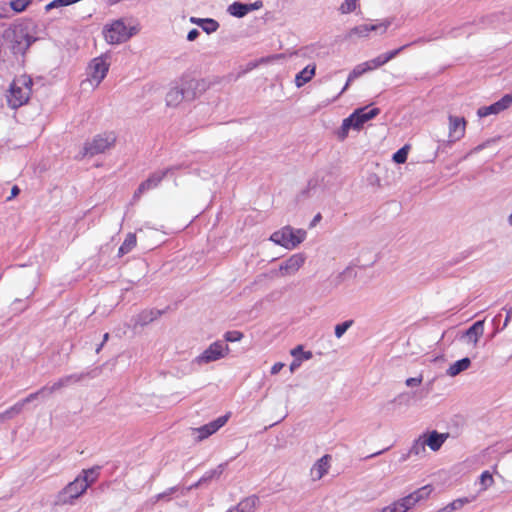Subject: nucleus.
Wrapping results in <instances>:
<instances>
[{
  "label": "nucleus",
  "instance_id": "2eb2a0df",
  "mask_svg": "<svg viewBox=\"0 0 512 512\" xmlns=\"http://www.w3.org/2000/svg\"><path fill=\"white\" fill-rule=\"evenodd\" d=\"M173 170L174 168H167L162 171L154 172L147 180L139 185L138 189L135 191L134 197H140V195L144 192L156 188L163 180V178Z\"/></svg>",
  "mask_w": 512,
  "mask_h": 512
},
{
  "label": "nucleus",
  "instance_id": "c756f323",
  "mask_svg": "<svg viewBox=\"0 0 512 512\" xmlns=\"http://www.w3.org/2000/svg\"><path fill=\"white\" fill-rule=\"evenodd\" d=\"M471 365V360L468 357H464L453 364H450V376H456L461 372L467 370Z\"/></svg>",
  "mask_w": 512,
  "mask_h": 512
},
{
  "label": "nucleus",
  "instance_id": "473e14b6",
  "mask_svg": "<svg viewBox=\"0 0 512 512\" xmlns=\"http://www.w3.org/2000/svg\"><path fill=\"white\" fill-rule=\"evenodd\" d=\"M426 42V39L424 38H419L411 43H408V44H405L397 49H394V50H391L389 52H386V53H383V56L386 60V63H388L390 60L394 59L396 56H398L402 51H404L406 48H408L409 46L411 45H415V44H419V43H424Z\"/></svg>",
  "mask_w": 512,
  "mask_h": 512
},
{
  "label": "nucleus",
  "instance_id": "f3484780",
  "mask_svg": "<svg viewBox=\"0 0 512 512\" xmlns=\"http://www.w3.org/2000/svg\"><path fill=\"white\" fill-rule=\"evenodd\" d=\"M422 434L427 447L433 452L438 451L448 437V434L438 433L436 430L427 431Z\"/></svg>",
  "mask_w": 512,
  "mask_h": 512
},
{
  "label": "nucleus",
  "instance_id": "c9c22d12",
  "mask_svg": "<svg viewBox=\"0 0 512 512\" xmlns=\"http://www.w3.org/2000/svg\"><path fill=\"white\" fill-rule=\"evenodd\" d=\"M160 315V311H143L138 315L136 323L144 326L152 322L153 320L157 319V317Z\"/></svg>",
  "mask_w": 512,
  "mask_h": 512
},
{
  "label": "nucleus",
  "instance_id": "49530a36",
  "mask_svg": "<svg viewBox=\"0 0 512 512\" xmlns=\"http://www.w3.org/2000/svg\"><path fill=\"white\" fill-rule=\"evenodd\" d=\"M79 0H53L52 2L48 3L46 6H45V9L46 11H49L53 8H58V7H62V6H68V5H71L73 3H76L78 2Z\"/></svg>",
  "mask_w": 512,
  "mask_h": 512
},
{
  "label": "nucleus",
  "instance_id": "5fc2aeb1",
  "mask_svg": "<svg viewBox=\"0 0 512 512\" xmlns=\"http://www.w3.org/2000/svg\"><path fill=\"white\" fill-rule=\"evenodd\" d=\"M302 362V359H299V357H294V360L290 364V371L294 372L297 370L301 366Z\"/></svg>",
  "mask_w": 512,
  "mask_h": 512
},
{
  "label": "nucleus",
  "instance_id": "423d86ee",
  "mask_svg": "<svg viewBox=\"0 0 512 512\" xmlns=\"http://www.w3.org/2000/svg\"><path fill=\"white\" fill-rule=\"evenodd\" d=\"M229 352L230 348L228 344L224 341L217 340L211 343L201 354L195 357L192 364L201 367L225 358Z\"/></svg>",
  "mask_w": 512,
  "mask_h": 512
},
{
  "label": "nucleus",
  "instance_id": "5701e85b",
  "mask_svg": "<svg viewBox=\"0 0 512 512\" xmlns=\"http://www.w3.org/2000/svg\"><path fill=\"white\" fill-rule=\"evenodd\" d=\"M426 443L425 439L423 437V434L419 435L418 438H416L408 451V454L406 457H403L405 460L407 457H418L423 458L426 456Z\"/></svg>",
  "mask_w": 512,
  "mask_h": 512
},
{
  "label": "nucleus",
  "instance_id": "e2e57ef3",
  "mask_svg": "<svg viewBox=\"0 0 512 512\" xmlns=\"http://www.w3.org/2000/svg\"><path fill=\"white\" fill-rule=\"evenodd\" d=\"M203 19H204V18L191 17V18H190V22H191V23H193V24H196L197 26H199V27H200V26L202 25V24H201V23H202L201 21H203Z\"/></svg>",
  "mask_w": 512,
  "mask_h": 512
},
{
  "label": "nucleus",
  "instance_id": "20e7f679",
  "mask_svg": "<svg viewBox=\"0 0 512 512\" xmlns=\"http://www.w3.org/2000/svg\"><path fill=\"white\" fill-rule=\"evenodd\" d=\"M116 142V135L114 132H105L96 135L91 141H87L79 153L81 158L86 156L93 157L97 154L104 153L106 150L112 148Z\"/></svg>",
  "mask_w": 512,
  "mask_h": 512
},
{
  "label": "nucleus",
  "instance_id": "bf43d9fd",
  "mask_svg": "<svg viewBox=\"0 0 512 512\" xmlns=\"http://www.w3.org/2000/svg\"><path fill=\"white\" fill-rule=\"evenodd\" d=\"M260 7H262V2L261 1H256L254 3L247 4L248 13L250 11L259 9Z\"/></svg>",
  "mask_w": 512,
  "mask_h": 512
},
{
  "label": "nucleus",
  "instance_id": "69168bd1",
  "mask_svg": "<svg viewBox=\"0 0 512 512\" xmlns=\"http://www.w3.org/2000/svg\"><path fill=\"white\" fill-rule=\"evenodd\" d=\"M201 485H203V483H200V479H199L196 483H194V484H192L191 486H189V487L187 488V490H191V489H194V488H198V487H199V486H201Z\"/></svg>",
  "mask_w": 512,
  "mask_h": 512
},
{
  "label": "nucleus",
  "instance_id": "864d4df0",
  "mask_svg": "<svg viewBox=\"0 0 512 512\" xmlns=\"http://www.w3.org/2000/svg\"><path fill=\"white\" fill-rule=\"evenodd\" d=\"M393 402H398L399 404L408 405L409 395L407 393H401L393 399Z\"/></svg>",
  "mask_w": 512,
  "mask_h": 512
},
{
  "label": "nucleus",
  "instance_id": "412c9836",
  "mask_svg": "<svg viewBox=\"0 0 512 512\" xmlns=\"http://www.w3.org/2000/svg\"><path fill=\"white\" fill-rule=\"evenodd\" d=\"M82 377H83L82 375L71 374V375H67V376L60 378L59 380L54 382L51 386H48V389L46 390L47 395H51L54 392H56L64 387H67L71 384L79 382L82 379Z\"/></svg>",
  "mask_w": 512,
  "mask_h": 512
},
{
  "label": "nucleus",
  "instance_id": "774afa93",
  "mask_svg": "<svg viewBox=\"0 0 512 512\" xmlns=\"http://www.w3.org/2000/svg\"><path fill=\"white\" fill-rule=\"evenodd\" d=\"M321 219V215L320 214H317L314 219H313V222H312V225H314L316 222H318L319 220Z\"/></svg>",
  "mask_w": 512,
  "mask_h": 512
},
{
  "label": "nucleus",
  "instance_id": "4c0bfd02",
  "mask_svg": "<svg viewBox=\"0 0 512 512\" xmlns=\"http://www.w3.org/2000/svg\"><path fill=\"white\" fill-rule=\"evenodd\" d=\"M201 22L202 25L200 26V28L207 34L216 32L220 26L219 23L212 18H204L203 21Z\"/></svg>",
  "mask_w": 512,
  "mask_h": 512
},
{
  "label": "nucleus",
  "instance_id": "a878e982",
  "mask_svg": "<svg viewBox=\"0 0 512 512\" xmlns=\"http://www.w3.org/2000/svg\"><path fill=\"white\" fill-rule=\"evenodd\" d=\"M258 497L255 495L249 496L241 500L234 506L236 512H253L258 504Z\"/></svg>",
  "mask_w": 512,
  "mask_h": 512
},
{
  "label": "nucleus",
  "instance_id": "6e6552de",
  "mask_svg": "<svg viewBox=\"0 0 512 512\" xmlns=\"http://www.w3.org/2000/svg\"><path fill=\"white\" fill-rule=\"evenodd\" d=\"M110 67L109 55L104 54L94 58L88 66V81L97 87L106 77Z\"/></svg>",
  "mask_w": 512,
  "mask_h": 512
},
{
  "label": "nucleus",
  "instance_id": "cd10ccee",
  "mask_svg": "<svg viewBox=\"0 0 512 512\" xmlns=\"http://www.w3.org/2000/svg\"><path fill=\"white\" fill-rule=\"evenodd\" d=\"M466 420L462 415H454L450 420V438L458 437L464 430Z\"/></svg>",
  "mask_w": 512,
  "mask_h": 512
},
{
  "label": "nucleus",
  "instance_id": "bb28decb",
  "mask_svg": "<svg viewBox=\"0 0 512 512\" xmlns=\"http://www.w3.org/2000/svg\"><path fill=\"white\" fill-rule=\"evenodd\" d=\"M101 466H94L89 469H83L78 476L82 482L88 484V487L95 483L100 475Z\"/></svg>",
  "mask_w": 512,
  "mask_h": 512
},
{
  "label": "nucleus",
  "instance_id": "338daca9",
  "mask_svg": "<svg viewBox=\"0 0 512 512\" xmlns=\"http://www.w3.org/2000/svg\"><path fill=\"white\" fill-rule=\"evenodd\" d=\"M485 148V144H480L473 149V152H479Z\"/></svg>",
  "mask_w": 512,
  "mask_h": 512
},
{
  "label": "nucleus",
  "instance_id": "0e129e2a",
  "mask_svg": "<svg viewBox=\"0 0 512 512\" xmlns=\"http://www.w3.org/2000/svg\"><path fill=\"white\" fill-rule=\"evenodd\" d=\"M512 317V309H510L508 312H507V315H506V318H505V321H504V327L507 326L508 322L510 321Z\"/></svg>",
  "mask_w": 512,
  "mask_h": 512
},
{
  "label": "nucleus",
  "instance_id": "393cba45",
  "mask_svg": "<svg viewBox=\"0 0 512 512\" xmlns=\"http://www.w3.org/2000/svg\"><path fill=\"white\" fill-rule=\"evenodd\" d=\"M369 71H370V67L368 66V64L366 62L356 65L353 68V70L350 72V74L348 75L347 81H346L344 87L342 88L341 93H344L355 79H357L358 77L362 76L363 74H365L366 72H369Z\"/></svg>",
  "mask_w": 512,
  "mask_h": 512
},
{
  "label": "nucleus",
  "instance_id": "4d7b16f0",
  "mask_svg": "<svg viewBox=\"0 0 512 512\" xmlns=\"http://www.w3.org/2000/svg\"><path fill=\"white\" fill-rule=\"evenodd\" d=\"M283 367H284V364H283V363H281V362H277V363H275V364L272 366V368H271V374H272V375L278 374V373L281 371V369H282Z\"/></svg>",
  "mask_w": 512,
  "mask_h": 512
},
{
  "label": "nucleus",
  "instance_id": "8fccbe9b",
  "mask_svg": "<svg viewBox=\"0 0 512 512\" xmlns=\"http://www.w3.org/2000/svg\"><path fill=\"white\" fill-rule=\"evenodd\" d=\"M493 476L489 471H484L480 475V485L482 489H487L493 484Z\"/></svg>",
  "mask_w": 512,
  "mask_h": 512
},
{
  "label": "nucleus",
  "instance_id": "37998d69",
  "mask_svg": "<svg viewBox=\"0 0 512 512\" xmlns=\"http://www.w3.org/2000/svg\"><path fill=\"white\" fill-rule=\"evenodd\" d=\"M32 0H11L10 8L17 13L23 12Z\"/></svg>",
  "mask_w": 512,
  "mask_h": 512
},
{
  "label": "nucleus",
  "instance_id": "a19ab883",
  "mask_svg": "<svg viewBox=\"0 0 512 512\" xmlns=\"http://www.w3.org/2000/svg\"><path fill=\"white\" fill-rule=\"evenodd\" d=\"M291 355L293 357H299L302 361H306L312 358L313 354L311 351H304L301 345L296 346L291 350Z\"/></svg>",
  "mask_w": 512,
  "mask_h": 512
},
{
  "label": "nucleus",
  "instance_id": "f03ea898",
  "mask_svg": "<svg viewBox=\"0 0 512 512\" xmlns=\"http://www.w3.org/2000/svg\"><path fill=\"white\" fill-rule=\"evenodd\" d=\"M433 488L431 485H425L409 495L402 497L390 505L384 507L380 512H408L418 503L429 498Z\"/></svg>",
  "mask_w": 512,
  "mask_h": 512
},
{
  "label": "nucleus",
  "instance_id": "7ed1b4c3",
  "mask_svg": "<svg viewBox=\"0 0 512 512\" xmlns=\"http://www.w3.org/2000/svg\"><path fill=\"white\" fill-rule=\"evenodd\" d=\"M306 231L303 229H294L291 226H285L275 231L270 240L288 250L296 248L306 239Z\"/></svg>",
  "mask_w": 512,
  "mask_h": 512
},
{
  "label": "nucleus",
  "instance_id": "e433bc0d",
  "mask_svg": "<svg viewBox=\"0 0 512 512\" xmlns=\"http://www.w3.org/2000/svg\"><path fill=\"white\" fill-rule=\"evenodd\" d=\"M47 389H48V386H43L41 389H39L38 391H36L34 393L29 394L26 398L22 399L21 401L17 402L16 404H21V411H22L26 404L34 401L38 397L48 396L47 391H46Z\"/></svg>",
  "mask_w": 512,
  "mask_h": 512
},
{
  "label": "nucleus",
  "instance_id": "2f4dec72",
  "mask_svg": "<svg viewBox=\"0 0 512 512\" xmlns=\"http://www.w3.org/2000/svg\"><path fill=\"white\" fill-rule=\"evenodd\" d=\"M426 42V39L424 38H419L411 43H408V44H405L397 49H394V50H391L389 52H386V53H383V56L386 60V63H388L390 60L394 59L396 56H398L402 51H404L406 48H408L409 46L411 45H415V44H419V43H424Z\"/></svg>",
  "mask_w": 512,
  "mask_h": 512
},
{
  "label": "nucleus",
  "instance_id": "4468645a",
  "mask_svg": "<svg viewBox=\"0 0 512 512\" xmlns=\"http://www.w3.org/2000/svg\"><path fill=\"white\" fill-rule=\"evenodd\" d=\"M227 420H228L227 415L220 416L208 424H205L198 428H194L193 433L197 435L196 440L202 441V440L208 438L209 436H211L212 434L217 432L221 427H223L226 424Z\"/></svg>",
  "mask_w": 512,
  "mask_h": 512
},
{
  "label": "nucleus",
  "instance_id": "052dcab7",
  "mask_svg": "<svg viewBox=\"0 0 512 512\" xmlns=\"http://www.w3.org/2000/svg\"><path fill=\"white\" fill-rule=\"evenodd\" d=\"M20 193V189L18 186H13L11 189V196L8 197L7 200H11L12 198L16 197Z\"/></svg>",
  "mask_w": 512,
  "mask_h": 512
},
{
  "label": "nucleus",
  "instance_id": "b1692460",
  "mask_svg": "<svg viewBox=\"0 0 512 512\" xmlns=\"http://www.w3.org/2000/svg\"><path fill=\"white\" fill-rule=\"evenodd\" d=\"M316 65L309 64L305 68H303L299 73L295 76V85L300 88L304 86L306 83L311 81L313 76L315 75Z\"/></svg>",
  "mask_w": 512,
  "mask_h": 512
},
{
  "label": "nucleus",
  "instance_id": "9b49d317",
  "mask_svg": "<svg viewBox=\"0 0 512 512\" xmlns=\"http://www.w3.org/2000/svg\"><path fill=\"white\" fill-rule=\"evenodd\" d=\"M391 25V21L385 20L377 24H360L355 26L349 31V37L358 36V37H368L370 32H379L380 34H384L388 27Z\"/></svg>",
  "mask_w": 512,
  "mask_h": 512
},
{
  "label": "nucleus",
  "instance_id": "4be33fe9",
  "mask_svg": "<svg viewBox=\"0 0 512 512\" xmlns=\"http://www.w3.org/2000/svg\"><path fill=\"white\" fill-rule=\"evenodd\" d=\"M88 489V484L82 482L79 477L70 482L64 489V492L70 496L71 499H77Z\"/></svg>",
  "mask_w": 512,
  "mask_h": 512
},
{
  "label": "nucleus",
  "instance_id": "72a5a7b5",
  "mask_svg": "<svg viewBox=\"0 0 512 512\" xmlns=\"http://www.w3.org/2000/svg\"><path fill=\"white\" fill-rule=\"evenodd\" d=\"M228 12L230 15L238 18L244 17L248 13L247 4L234 2L231 5H229Z\"/></svg>",
  "mask_w": 512,
  "mask_h": 512
},
{
  "label": "nucleus",
  "instance_id": "3c124183",
  "mask_svg": "<svg viewBox=\"0 0 512 512\" xmlns=\"http://www.w3.org/2000/svg\"><path fill=\"white\" fill-rule=\"evenodd\" d=\"M423 381V376L420 374L417 377L407 378L405 384L407 387H416L419 386Z\"/></svg>",
  "mask_w": 512,
  "mask_h": 512
},
{
  "label": "nucleus",
  "instance_id": "58836bf2",
  "mask_svg": "<svg viewBox=\"0 0 512 512\" xmlns=\"http://www.w3.org/2000/svg\"><path fill=\"white\" fill-rule=\"evenodd\" d=\"M21 413V404H14L4 412L0 413V421H5L14 418Z\"/></svg>",
  "mask_w": 512,
  "mask_h": 512
},
{
  "label": "nucleus",
  "instance_id": "dca6fc26",
  "mask_svg": "<svg viewBox=\"0 0 512 512\" xmlns=\"http://www.w3.org/2000/svg\"><path fill=\"white\" fill-rule=\"evenodd\" d=\"M331 456L326 454L318 459L310 469V476L313 481L320 480L330 469Z\"/></svg>",
  "mask_w": 512,
  "mask_h": 512
},
{
  "label": "nucleus",
  "instance_id": "0eeeda50",
  "mask_svg": "<svg viewBox=\"0 0 512 512\" xmlns=\"http://www.w3.org/2000/svg\"><path fill=\"white\" fill-rule=\"evenodd\" d=\"M103 34L106 42L111 45L124 43L133 35L122 20H115L106 24L103 28Z\"/></svg>",
  "mask_w": 512,
  "mask_h": 512
},
{
  "label": "nucleus",
  "instance_id": "de8ad7c7",
  "mask_svg": "<svg viewBox=\"0 0 512 512\" xmlns=\"http://www.w3.org/2000/svg\"><path fill=\"white\" fill-rule=\"evenodd\" d=\"M352 324V320H347L343 323L337 324L335 326V336L337 338H341L344 335V333L352 326Z\"/></svg>",
  "mask_w": 512,
  "mask_h": 512
},
{
  "label": "nucleus",
  "instance_id": "f704fd0d",
  "mask_svg": "<svg viewBox=\"0 0 512 512\" xmlns=\"http://www.w3.org/2000/svg\"><path fill=\"white\" fill-rule=\"evenodd\" d=\"M360 8L359 0H344L338 8V11L343 14H349L355 12Z\"/></svg>",
  "mask_w": 512,
  "mask_h": 512
},
{
  "label": "nucleus",
  "instance_id": "7c9ffc66",
  "mask_svg": "<svg viewBox=\"0 0 512 512\" xmlns=\"http://www.w3.org/2000/svg\"><path fill=\"white\" fill-rule=\"evenodd\" d=\"M226 465L227 463H221L215 469L205 472V474L200 478V483L205 484L215 478H219L223 473Z\"/></svg>",
  "mask_w": 512,
  "mask_h": 512
},
{
  "label": "nucleus",
  "instance_id": "f8f14e48",
  "mask_svg": "<svg viewBox=\"0 0 512 512\" xmlns=\"http://www.w3.org/2000/svg\"><path fill=\"white\" fill-rule=\"evenodd\" d=\"M512 104V95L511 94H505L501 99L494 102L493 104L489 106H483L480 107L477 111V115L480 118L487 117L489 115H497L501 113L502 111L508 109Z\"/></svg>",
  "mask_w": 512,
  "mask_h": 512
},
{
  "label": "nucleus",
  "instance_id": "79ce46f5",
  "mask_svg": "<svg viewBox=\"0 0 512 512\" xmlns=\"http://www.w3.org/2000/svg\"><path fill=\"white\" fill-rule=\"evenodd\" d=\"M408 151H409V146L408 145L403 146L402 148H400L397 152H395L393 154V157H392L393 161L398 164L405 163L407 160Z\"/></svg>",
  "mask_w": 512,
  "mask_h": 512
},
{
  "label": "nucleus",
  "instance_id": "13d9d810",
  "mask_svg": "<svg viewBox=\"0 0 512 512\" xmlns=\"http://www.w3.org/2000/svg\"><path fill=\"white\" fill-rule=\"evenodd\" d=\"M176 490H177V488H176V487H171V488H169L166 492L158 494V495L156 496V499H157V500H160V499H162V498H164V497H166V496H168V495H170V494L174 493Z\"/></svg>",
  "mask_w": 512,
  "mask_h": 512
},
{
  "label": "nucleus",
  "instance_id": "f257e3e1",
  "mask_svg": "<svg viewBox=\"0 0 512 512\" xmlns=\"http://www.w3.org/2000/svg\"><path fill=\"white\" fill-rule=\"evenodd\" d=\"M32 78L26 74L14 78L6 94L7 104L17 109L28 102L32 92Z\"/></svg>",
  "mask_w": 512,
  "mask_h": 512
},
{
  "label": "nucleus",
  "instance_id": "603ef678",
  "mask_svg": "<svg viewBox=\"0 0 512 512\" xmlns=\"http://www.w3.org/2000/svg\"><path fill=\"white\" fill-rule=\"evenodd\" d=\"M465 503H468L467 498H460L450 502V510H457L461 508Z\"/></svg>",
  "mask_w": 512,
  "mask_h": 512
},
{
  "label": "nucleus",
  "instance_id": "c85d7f7f",
  "mask_svg": "<svg viewBox=\"0 0 512 512\" xmlns=\"http://www.w3.org/2000/svg\"><path fill=\"white\" fill-rule=\"evenodd\" d=\"M137 238L134 233H128L125 240L121 244L118 250V255L123 256L132 251V249L136 246Z\"/></svg>",
  "mask_w": 512,
  "mask_h": 512
},
{
  "label": "nucleus",
  "instance_id": "9d476101",
  "mask_svg": "<svg viewBox=\"0 0 512 512\" xmlns=\"http://www.w3.org/2000/svg\"><path fill=\"white\" fill-rule=\"evenodd\" d=\"M306 255L304 253H295L291 255L288 259L284 260L277 271H273L272 273L275 276H292L295 275L300 268L305 264Z\"/></svg>",
  "mask_w": 512,
  "mask_h": 512
},
{
  "label": "nucleus",
  "instance_id": "ea45409f",
  "mask_svg": "<svg viewBox=\"0 0 512 512\" xmlns=\"http://www.w3.org/2000/svg\"><path fill=\"white\" fill-rule=\"evenodd\" d=\"M350 129H354V124L352 123V118H345L342 122V125L338 131V137L341 140H344Z\"/></svg>",
  "mask_w": 512,
  "mask_h": 512
},
{
  "label": "nucleus",
  "instance_id": "6e6d98bb",
  "mask_svg": "<svg viewBox=\"0 0 512 512\" xmlns=\"http://www.w3.org/2000/svg\"><path fill=\"white\" fill-rule=\"evenodd\" d=\"M199 36V31L197 29H192L187 34L188 41H194Z\"/></svg>",
  "mask_w": 512,
  "mask_h": 512
},
{
  "label": "nucleus",
  "instance_id": "ddd939ff",
  "mask_svg": "<svg viewBox=\"0 0 512 512\" xmlns=\"http://www.w3.org/2000/svg\"><path fill=\"white\" fill-rule=\"evenodd\" d=\"M380 113L379 108H370L369 106L356 109L349 118H352L355 130H360L369 120L375 118Z\"/></svg>",
  "mask_w": 512,
  "mask_h": 512
},
{
  "label": "nucleus",
  "instance_id": "680f3d73",
  "mask_svg": "<svg viewBox=\"0 0 512 512\" xmlns=\"http://www.w3.org/2000/svg\"><path fill=\"white\" fill-rule=\"evenodd\" d=\"M278 57H279V56L277 55V56H271V57L261 58V59L258 61V63H257V64L268 63V62H270L271 60L276 59V58H278Z\"/></svg>",
  "mask_w": 512,
  "mask_h": 512
},
{
  "label": "nucleus",
  "instance_id": "09e8293b",
  "mask_svg": "<svg viewBox=\"0 0 512 512\" xmlns=\"http://www.w3.org/2000/svg\"><path fill=\"white\" fill-rule=\"evenodd\" d=\"M366 63L370 67V71H372V70H375V69L385 65L386 64V60H385L383 54H380L377 57H375V58H373L371 60L366 61Z\"/></svg>",
  "mask_w": 512,
  "mask_h": 512
},
{
  "label": "nucleus",
  "instance_id": "a18cd8bd",
  "mask_svg": "<svg viewBox=\"0 0 512 512\" xmlns=\"http://www.w3.org/2000/svg\"><path fill=\"white\" fill-rule=\"evenodd\" d=\"M79 0H53L52 2L48 3L46 6H45V9L46 11H49L53 8H58V7H62V6H68V5H71L73 3H76L78 2Z\"/></svg>",
  "mask_w": 512,
  "mask_h": 512
},
{
  "label": "nucleus",
  "instance_id": "39448f33",
  "mask_svg": "<svg viewBox=\"0 0 512 512\" xmlns=\"http://www.w3.org/2000/svg\"><path fill=\"white\" fill-rule=\"evenodd\" d=\"M199 82L195 79L183 80L180 86L172 87L166 95L168 106H177L182 100H192L196 97Z\"/></svg>",
  "mask_w": 512,
  "mask_h": 512
},
{
  "label": "nucleus",
  "instance_id": "a211bd4d",
  "mask_svg": "<svg viewBox=\"0 0 512 512\" xmlns=\"http://www.w3.org/2000/svg\"><path fill=\"white\" fill-rule=\"evenodd\" d=\"M465 129L466 121L464 118L450 117V144L464 137Z\"/></svg>",
  "mask_w": 512,
  "mask_h": 512
},
{
  "label": "nucleus",
  "instance_id": "c03bdc74",
  "mask_svg": "<svg viewBox=\"0 0 512 512\" xmlns=\"http://www.w3.org/2000/svg\"><path fill=\"white\" fill-rule=\"evenodd\" d=\"M244 335L242 332L237 330L227 331L223 335L224 342H238L243 339Z\"/></svg>",
  "mask_w": 512,
  "mask_h": 512
},
{
  "label": "nucleus",
  "instance_id": "aec40b11",
  "mask_svg": "<svg viewBox=\"0 0 512 512\" xmlns=\"http://www.w3.org/2000/svg\"><path fill=\"white\" fill-rule=\"evenodd\" d=\"M484 332V321L479 320L476 321L473 325H471L466 331L461 334V338H464L469 343L476 344L478 339L482 336Z\"/></svg>",
  "mask_w": 512,
  "mask_h": 512
},
{
  "label": "nucleus",
  "instance_id": "6ab92c4d",
  "mask_svg": "<svg viewBox=\"0 0 512 512\" xmlns=\"http://www.w3.org/2000/svg\"><path fill=\"white\" fill-rule=\"evenodd\" d=\"M357 276V271L353 266H347L342 271L333 274L330 277V282L334 287H339L340 285L345 284L349 280L355 279Z\"/></svg>",
  "mask_w": 512,
  "mask_h": 512
},
{
  "label": "nucleus",
  "instance_id": "1a4fd4ad",
  "mask_svg": "<svg viewBox=\"0 0 512 512\" xmlns=\"http://www.w3.org/2000/svg\"><path fill=\"white\" fill-rule=\"evenodd\" d=\"M35 40L27 27L18 26L12 31L11 49L15 54H24Z\"/></svg>",
  "mask_w": 512,
  "mask_h": 512
}]
</instances>
